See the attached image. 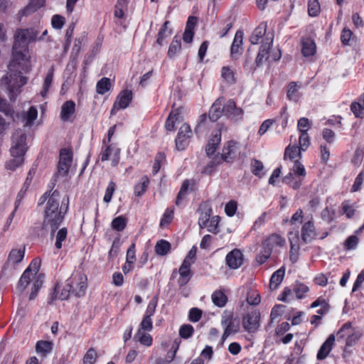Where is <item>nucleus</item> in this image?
Segmentation results:
<instances>
[{
  "label": "nucleus",
  "mask_w": 364,
  "mask_h": 364,
  "mask_svg": "<svg viewBox=\"0 0 364 364\" xmlns=\"http://www.w3.org/2000/svg\"><path fill=\"white\" fill-rule=\"evenodd\" d=\"M36 36L33 29H18L14 36L12 57L8 65L7 75L1 82L8 85L10 98L14 100L20 93V88L26 83V78L21 75L31 69L28 44Z\"/></svg>",
  "instance_id": "f257e3e1"
},
{
  "label": "nucleus",
  "mask_w": 364,
  "mask_h": 364,
  "mask_svg": "<svg viewBox=\"0 0 364 364\" xmlns=\"http://www.w3.org/2000/svg\"><path fill=\"white\" fill-rule=\"evenodd\" d=\"M273 39L272 34H267V36L261 41V46L255 60L257 66L269 60H278L281 58L280 50L278 48H272Z\"/></svg>",
  "instance_id": "f03ea898"
},
{
  "label": "nucleus",
  "mask_w": 364,
  "mask_h": 364,
  "mask_svg": "<svg viewBox=\"0 0 364 364\" xmlns=\"http://www.w3.org/2000/svg\"><path fill=\"white\" fill-rule=\"evenodd\" d=\"M26 135L21 134L14 141V144L10 150L11 158L6 163V168L8 170L14 171L23 164V156L26 151Z\"/></svg>",
  "instance_id": "7ed1b4c3"
},
{
  "label": "nucleus",
  "mask_w": 364,
  "mask_h": 364,
  "mask_svg": "<svg viewBox=\"0 0 364 364\" xmlns=\"http://www.w3.org/2000/svg\"><path fill=\"white\" fill-rule=\"evenodd\" d=\"M68 206H46L43 225L50 228L51 235H54L62 223Z\"/></svg>",
  "instance_id": "20e7f679"
},
{
  "label": "nucleus",
  "mask_w": 364,
  "mask_h": 364,
  "mask_svg": "<svg viewBox=\"0 0 364 364\" xmlns=\"http://www.w3.org/2000/svg\"><path fill=\"white\" fill-rule=\"evenodd\" d=\"M31 282H33L31 292L29 296V300H33L38 295V293L42 287L43 281L39 276H34L31 268H26L21 274L17 284V289L19 291H23Z\"/></svg>",
  "instance_id": "39448f33"
},
{
  "label": "nucleus",
  "mask_w": 364,
  "mask_h": 364,
  "mask_svg": "<svg viewBox=\"0 0 364 364\" xmlns=\"http://www.w3.org/2000/svg\"><path fill=\"white\" fill-rule=\"evenodd\" d=\"M72 295L82 297L85 295L87 288V278L82 270H75L67 279Z\"/></svg>",
  "instance_id": "423d86ee"
},
{
  "label": "nucleus",
  "mask_w": 364,
  "mask_h": 364,
  "mask_svg": "<svg viewBox=\"0 0 364 364\" xmlns=\"http://www.w3.org/2000/svg\"><path fill=\"white\" fill-rule=\"evenodd\" d=\"M221 324L224 328V331L221 337L220 343L223 344L225 341L232 334H235L240 331V320L234 316L232 312L223 315L221 320Z\"/></svg>",
  "instance_id": "0eeeda50"
},
{
  "label": "nucleus",
  "mask_w": 364,
  "mask_h": 364,
  "mask_svg": "<svg viewBox=\"0 0 364 364\" xmlns=\"http://www.w3.org/2000/svg\"><path fill=\"white\" fill-rule=\"evenodd\" d=\"M260 312L257 309L245 314L242 316V326L245 331L249 333L257 332L260 326Z\"/></svg>",
  "instance_id": "6e6552de"
},
{
  "label": "nucleus",
  "mask_w": 364,
  "mask_h": 364,
  "mask_svg": "<svg viewBox=\"0 0 364 364\" xmlns=\"http://www.w3.org/2000/svg\"><path fill=\"white\" fill-rule=\"evenodd\" d=\"M286 245V239L278 233H272L267 236L261 244V247L265 248L271 253L274 249L282 247Z\"/></svg>",
  "instance_id": "1a4fd4ad"
},
{
  "label": "nucleus",
  "mask_w": 364,
  "mask_h": 364,
  "mask_svg": "<svg viewBox=\"0 0 364 364\" xmlns=\"http://www.w3.org/2000/svg\"><path fill=\"white\" fill-rule=\"evenodd\" d=\"M192 263L193 262L190 261L189 258H185L178 270L179 274L178 285L181 288L186 286L193 275V272L191 271Z\"/></svg>",
  "instance_id": "9d476101"
},
{
  "label": "nucleus",
  "mask_w": 364,
  "mask_h": 364,
  "mask_svg": "<svg viewBox=\"0 0 364 364\" xmlns=\"http://www.w3.org/2000/svg\"><path fill=\"white\" fill-rule=\"evenodd\" d=\"M243 254L239 249H234L228 252L225 257V262L232 269H238L243 264Z\"/></svg>",
  "instance_id": "9b49d317"
},
{
  "label": "nucleus",
  "mask_w": 364,
  "mask_h": 364,
  "mask_svg": "<svg viewBox=\"0 0 364 364\" xmlns=\"http://www.w3.org/2000/svg\"><path fill=\"white\" fill-rule=\"evenodd\" d=\"M41 204L47 203V205H68L69 199L66 196H60L58 191H54L52 193H46L41 198Z\"/></svg>",
  "instance_id": "f8f14e48"
},
{
  "label": "nucleus",
  "mask_w": 364,
  "mask_h": 364,
  "mask_svg": "<svg viewBox=\"0 0 364 364\" xmlns=\"http://www.w3.org/2000/svg\"><path fill=\"white\" fill-rule=\"evenodd\" d=\"M336 340V336L334 334H331L328 336L327 339L323 342V343L320 347L318 350L316 358L318 360H323L327 358L331 351L333 349Z\"/></svg>",
  "instance_id": "ddd939ff"
},
{
  "label": "nucleus",
  "mask_w": 364,
  "mask_h": 364,
  "mask_svg": "<svg viewBox=\"0 0 364 364\" xmlns=\"http://www.w3.org/2000/svg\"><path fill=\"white\" fill-rule=\"evenodd\" d=\"M316 237V232L314 224L311 221L305 223L301 228V240L308 243L314 240Z\"/></svg>",
  "instance_id": "4468645a"
},
{
  "label": "nucleus",
  "mask_w": 364,
  "mask_h": 364,
  "mask_svg": "<svg viewBox=\"0 0 364 364\" xmlns=\"http://www.w3.org/2000/svg\"><path fill=\"white\" fill-rule=\"evenodd\" d=\"M318 306H320V309L316 312L321 316L326 314L331 309L328 299L322 296H318L310 306L312 309Z\"/></svg>",
  "instance_id": "2eb2a0df"
},
{
  "label": "nucleus",
  "mask_w": 364,
  "mask_h": 364,
  "mask_svg": "<svg viewBox=\"0 0 364 364\" xmlns=\"http://www.w3.org/2000/svg\"><path fill=\"white\" fill-rule=\"evenodd\" d=\"M53 348V343L50 341L40 340L36 344V351L43 358L47 357Z\"/></svg>",
  "instance_id": "dca6fc26"
},
{
  "label": "nucleus",
  "mask_w": 364,
  "mask_h": 364,
  "mask_svg": "<svg viewBox=\"0 0 364 364\" xmlns=\"http://www.w3.org/2000/svg\"><path fill=\"white\" fill-rule=\"evenodd\" d=\"M223 111L225 115L231 117H240L243 114L242 109L237 107L235 102L232 100L227 102L223 108Z\"/></svg>",
  "instance_id": "f3484780"
},
{
  "label": "nucleus",
  "mask_w": 364,
  "mask_h": 364,
  "mask_svg": "<svg viewBox=\"0 0 364 364\" xmlns=\"http://www.w3.org/2000/svg\"><path fill=\"white\" fill-rule=\"evenodd\" d=\"M285 271V267L282 266L272 274L269 280V288L272 290L276 289L282 282L284 277Z\"/></svg>",
  "instance_id": "a211bd4d"
},
{
  "label": "nucleus",
  "mask_w": 364,
  "mask_h": 364,
  "mask_svg": "<svg viewBox=\"0 0 364 364\" xmlns=\"http://www.w3.org/2000/svg\"><path fill=\"white\" fill-rule=\"evenodd\" d=\"M119 152L120 150L119 149H116L114 150L110 146H109L102 154L101 160L102 161H107L109 159L111 156H112V165L113 166H115L119 164Z\"/></svg>",
  "instance_id": "6ab92c4d"
},
{
  "label": "nucleus",
  "mask_w": 364,
  "mask_h": 364,
  "mask_svg": "<svg viewBox=\"0 0 364 364\" xmlns=\"http://www.w3.org/2000/svg\"><path fill=\"white\" fill-rule=\"evenodd\" d=\"M60 290V287L58 284H56L54 288L53 293L52 294V300L59 299L60 300L68 299L71 294V290H70V287L68 286V282L66 281L65 285L61 289L60 293L59 294V291Z\"/></svg>",
  "instance_id": "aec40b11"
},
{
  "label": "nucleus",
  "mask_w": 364,
  "mask_h": 364,
  "mask_svg": "<svg viewBox=\"0 0 364 364\" xmlns=\"http://www.w3.org/2000/svg\"><path fill=\"white\" fill-rule=\"evenodd\" d=\"M220 140L221 132L220 129H218L215 132V134H213V136L208 141V144L206 148V153L208 155H212L215 152L217 146L220 144Z\"/></svg>",
  "instance_id": "412c9836"
},
{
  "label": "nucleus",
  "mask_w": 364,
  "mask_h": 364,
  "mask_svg": "<svg viewBox=\"0 0 364 364\" xmlns=\"http://www.w3.org/2000/svg\"><path fill=\"white\" fill-rule=\"evenodd\" d=\"M198 210L200 211L198 225L200 228L203 229L205 228V226H208V223L213 213L212 209L210 206H205L204 208H199Z\"/></svg>",
  "instance_id": "4be33fe9"
},
{
  "label": "nucleus",
  "mask_w": 364,
  "mask_h": 364,
  "mask_svg": "<svg viewBox=\"0 0 364 364\" xmlns=\"http://www.w3.org/2000/svg\"><path fill=\"white\" fill-rule=\"evenodd\" d=\"M75 105L72 100L65 102L61 108L60 117L63 121L69 120L70 116L75 113Z\"/></svg>",
  "instance_id": "5701e85b"
},
{
  "label": "nucleus",
  "mask_w": 364,
  "mask_h": 364,
  "mask_svg": "<svg viewBox=\"0 0 364 364\" xmlns=\"http://www.w3.org/2000/svg\"><path fill=\"white\" fill-rule=\"evenodd\" d=\"M25 255V247L21 249H12L8 256L7 262L14 264L22 261Z\"/></svg>",
  "instance_id": "b1692460"
},
{
  "label": "nucleus",
  "mask_w": 364,
  "mask_h": 364,
  "mask_svg": "<svg viewBox=\"0 0 364 364\" xmlns=\"http://www.w3.org/2000/svg\"><path fill=\"white\" fill-rule=\"evenodd\" d=\"M132 100V92L130 90H123L120 92L117 97V104L119 108L124 109L128 107Z\"/></svg>",
  "instance_id": "393cba45"
},
{
  "label": "nucleus",
  "mask_w": 364,
  "mask_h": 364,
  "mask_svg": "<svg viewBox=\"0 0 364 364\" xmlns=\"http://www.w3.org/2000/svg\"><path fill=\"white\" fill-rule=\"evenodd\" d=\"M134 339L135 341L139 342L141 345L149 347L153 343V338L152 336L144 331H137L134 336Z\"/></svg>",
  "instance_id": "a878e982"
},
{
  "label": "nucleus",
  "mask_w": 364,
  "mask_h": 364,
  "mask_svg": "<svg viewBox=\"0 0 364 364\" xmlns=\"http://www.w3.org/2000/svg\"><path fill=\"white\" fill-rule=\"evenodd\" d=\"M266 33V25L261 24L258 27H257L252 36H250V41L252 44H257L259 42V40L264 38L267 35L265 36Z\"/></svg>",
  "instance_id": "bb28decb"
},
{
  "label": "nucleus",
  "mask_w": 364,
  "mask_h": 364,
  "mask_svg": "<svg viewBox=\"0 0 364 364\" xmlns=\"http://www.w3.org/2000/svg\"><path fill=\"white\" fill-rule=\"evenodd\" d=\"M174 218V208L173 207H168L164 213L161 220L160 228H166L172 222Z\"/></svg>",
  "instance_id": "cd10ccee"
},
{
  "label": "nucleus",
  "mask_w": 364,
  "mask_h": 364,
  "mask_svg": "<svg viewBox=\"0 0 364 364\" xmlns=\"http://www.w3.org/2000/svg\"><path fill=\"white\" fill-rule=\"evenodd\" d=\"M294 238L296 240V243L294 242V239L293 238H291V237H289V242H290V251H289L290 255H289V258H290V260L292 262H295L297 260L298 252H299V235L298 234H295L294 235Z\"/></svg>",
  "instance_id": "c85d7f7f"
},
{
  "label": "nucleus",
  "mask_w": 364,
  "mask_h": 364,
  "mask_svg": "<svg viewBox=\"0 0 364 364\" xmlns=\"http://www.w3.org/2000/svg\"><path fill=\"white\" fill-rule=\"evenodd\" d=\"M213 304L218 307H223L228 302V296L220 290L215 291L211 296Z\"/></svg>",
  "instance_id": "c756f323"
},
{
  "label": "nucleus",
  "mask_w": 364,
  "mask_h": 364,
  "mask_svg": "<svg viewBox=\"0 0 364 364\" xmlns=\"http://www.w3.org/2000/svg\"><path fill=\"white\" fill-rule=\"evenodd\" d=\"M353 328H354L352 326L351 322L348 321L345 323L336 333L338 341L339 342L344 339L346 340L352 332Z\"/></svg>",
  "instance_id": "7c9ffc66"
},
{
  "label": "nucleus",
  "mask_w": 364,
  "mask_h": 364,
  "mask_svg": "<svg viewBox=\"0 0 364 364\" xmlns=\"http://www.w3.org/2000/svg\"><path fill=\"white\" fill-rule=\"evenodd\" d=\"M171 248V243L165 240H159L155 245V252L158 255L164 256L167 255Z\"/></svg>",
  "instance_id": "2f4dec72"
},
{
  "label": "nucleus",
  "mask_w": 364,
  "mask_h": 364,
  "mask_svg": "<svg viewBox=\"0 0 364 364\" xmlns=\"http://www.w3.org/2000/svg\"><path fill=\"white\" fill-rule=\"evenodd\" d=\"M191 133V130L188 124H184L180 127L178 134V137L176 140V144L178 149H180L179 144H181L185 139L188 138L190 136Z\"/></svg>",
  "instance_id": "473e14b6"
},
{
  "label": "nucleus",
  "mask_w": 364,
  "mask_h": 364,
  "mask_svg": "<svg viewBox=\"0 0 364 364\" xmlns=\"http://www.w3.org/2000/svg\"><path fill=\"white\" fill-rule=\"evenodd\" d=\"M223 109H221V102L220 100H216L212 105L209 112V118L211 121L215 122L221 116Z\"/></svg>",
  "instance_id": "72a5a7b5"
},
{
  "label": "nucleus",
  "mask_w": 364,
  "mask_h": 364,
  "mask_svg": "<svg viewBox=\"0 0 364 364\" xmlns=\"http://www.w3.org/2000/svg\"><path fill=\"white\" fill-rule=\"evenodd\" d=\"M301 52L304 56L313 55L316 52V45L314 42L310 38L304 40Z\"/></svg>",
  "instance_id": "f704fd0d"
},
{
  "label": "nucleus",
  "mask_w": 364,
  "mask_h": 364,
  "mask_svg": "<svg viewBox=\"0 0 364 364\" xmlns=\"http://www.w3.org/2000/svg\"><path fill=\"white\" fill-rule=\"evenodd\" d=\"M243 33L241 31L236 32L233 43L231 46V55H234L237 54L242 49L241 46L242 44Z\"/></svg>",
  "instance_id": "c9c22d12"
},
{
  "label": "nucleus",
  "mask_w": 364,
  "mask_h": 364,
  "mask_svg": "<svg viewBox=\"0 0 364 364\" xmlns=\"http://www.w3.org/2000/svg\"><path fill=\"white\" fill-rule=\"evenodd\" d=\"M221 77L228 84L236 82L234 71L228 66H223L221 69Z\"/></svg>",
  "instance_id": "e433bc0d"
},
{
  "label": "nucleus",
  "mask_w": 364,
  "mask_h": 364,
  "mask_svg": "<svg viewBox=\"0 0 364 364\" xmlns=\"http://www.w3.org/2000/svg\"><path fill=\"white\" fill-rule=\"evenodd\" d=\"M110 87V80L107 77H103L97 83L96 90L98 94L103 95L109 91Z\"/></svg>",
  "instance_id": "4c0bfd02"
},
{
  "label": "nucleus",
  "mask_w": 364,
  "mask_h": 364,
  "mask_svg": "<svg viewBox=\"0 0 364 364\" xmlns=\"http://www.w3.org/2000/svg\"><path fill=\"white\" fill-rule=\"evenodd\" d=\"M120 246V237L118 236L113 240L111 248L108 252V259L109 260L114 259L118 255Z\"/></svg>",
  "instance_id": "58836bf2"
},
{
  "label": "nucleus",
  "mask_w": 364,
  "mask_h": 364,
  "mask_svg": "<svg viewBox=\"0 0 364 364\" xmlns=\"http://www.w3.org/2000/svg\"><path fill=\"white\" fill-rule=\"evenodd\" d=\"M43 0H31L29 4L24 9L23 14L28 15L36 11L38 9L43 6Z\"/></svg>",
  "instance_id": "ea45409f"
},
{
  "label": "nucleus",
  "mask_w": 364,
  "mask_h": 364,
  "mask_svg": "<svg viewBox=\"0 0 364 364\" xmlns=\"http://www.w3.org/2000/svg\"><path fill=\"white\" fill-rule=\"evenodd\" d=\"M127 226V219L123 216H118L113 219L112 227L118 232L123 231Z\"/></svg>",
  "instance_id": "a19ab883"
},
{
  "label": "nucleus",
  "mask_w": 364,
  "mask_h": 364,
  "mask_svg": "<svg viewBox=\"0 0 364 364\" xmlns=\"http://www.w3.org/2000/svg\"><path fill=\"white\" fill-rule=\"evenodd\" d=\"M97 353L94 348H90L85 353L82 361L83 364H94L96 362Z\"/></svg>",
  "instance_id": "79ce46f5"
},
{
  "label": "nucleus",
  "mask_w": 364,
  "mask_h": 364,
  "mask_svg": "<svg viewBox=\"0 0 364 364\" xmlns=\"http://www.w3.org/2000/svg\"><path fill=\"white\" fill-rule=\"evenodd\" d=\"M220 218L218 215L213 216L210 218L208 226H205L208 231L213 234H217L219 232L218 224L220 223Z\"/></svg>",
  "instance_id": "37998d69"
},
{
  "label": "nucleus",
  "mask_w": 364,
  "mask_h": 364,
  "mask_svg": "<svg viewBox=\"0 0 364 364\" xmlns=\"http://www.w3.org/2000/svg\"><path fill=\"white\" fill-rule=\"evenodd\" d=\"M194 333V328L191 324H183L179 328V336L183 339L191 338Z\"/></svg>",
  "instance_id": "c03bdc74"
},
{
  "label": "nucleus",
  "mask_w": 364,
  "mask_h": 364,
  "mask_svg": "<svg viewBox=\"0 0 364 364\" xmlns=\"http://www.w3.org/2000/svg\"><path fill=\"white\" fill-rule=\"evenodd\" d=\"M309 291V287L303 284L298 283L295 285L294 288V291L296 294V296L299 299H301L305 297L306 294Z\"/></svg>",
  "instance_id": "a18cd8bd"
},
{
  "label": "nucleus",
  "mask_w": 364,
  "mask_h": 364,
  "mask_svg": "<svg viewBox=\"0 0 364 364\" xmlns=\"http://www.w3.org/2000/svg\"><path fill=\"white\" fill-rule=\"evenodd\" d=\"M362 334L359 331L353 328L348 337L346 339V346L348 347L353 346L360 338Z\"/></svg>",
  "instance_id": "49530a36"
},
{
  "label": "nucleus",
  "mask_w": 364,
  "mask_h": 364,
  "mask_svg": "<svg viewBox=\"0 0 364 364\" xmlns=\"http://www.w3.org/2000/svg\"><path fill=\"white\" fill-rule=\"evenodd\" d=\"M153 328V322L151 317L144 315L143 318L140 323L139 328L137 331H150Z\"/></svg>",
  "instance_id": "de8ad7c7"
},
{
  "label": "nucleus",
  "mask_w": 364,
  "mask_h": 364,
  "mask_svg": "<svg viewBox=\"0 0 364 364\" xmlns=\"http://www.w3.org/2000/svg\"><path fill=\"white\" fill-rule=\"evenodd\" d=\"M68 235V230L66 228H60L56 235V241L55 246L57 249L60 250L62 248V242L65 240Z\"/></svg>",
  "instance_id": "09e8293b"
},
{
  "label": "nucleus",
  "mask_w": 364,
  "mask_h": 364,
  "mask_svg": "<svg viewBox=\"0 0 364 364\" xmlns=\"http://www.w3.org/2000/svg\"><path fill=\"white\" fill-rule=\"evenodd\" d=\"M272 254L265 248L262 247L260 252L257 255L255 260L259 265L263 264L271 257Z\"/></svg>",
  "instance_id": "8fccbe9b"
},
{
  "label": "nucleus",
  "mask_w": 364,
  "mask_h": 364,
  "mask_svg": "<svg viewBox=\"0 0 364 364\" xmlns=\"http://www.w3.org/2000/svg\"><path fill=\"white\" fill-rule=\"evenodd\" d=\"M287 97L289 100L297 101L299 98L298 86L296 82L289 83L287 90Z\"/></svg>",
  "instance_id": "3c124183"
},
{
  "label": "nucleus",
  "mask_w": 364,
  "mask_h": 364,
  "mask_svg": "<svg viewBox=\"0 0 364 364\" xmlns=\"http://www.w3.org/2000/svg\"><path fill=\"white\" fill-rule=\"evenodd\" d=\"M321 11L320 4L318 0H309L308 11L310 16H316Z\"/></svg>",
  "instance_id": "603ef678"
},
{
  "label": "nucleus",
  "mask_w": 364,
  "mask_h": 364,
  "mask_svg": "<svg viewBox=\"0 0 364 364\" xmlns=\"http://www.w3.org/2000/svg\"><path fill=\"white\" fill-rule=\"evenodd\" d=\"M301 151V149L297 146H288L285 150L284 156L292 160L297 156H300Z\"/></svg>",
  "instance_id": "864d4df0"
},
{
  "label": "nucleus",
  "mask_w": 364,
  "mask_h": 364,
  "mask_svg": "<svg viewBox=\"0 0 364 364\" xmlns=\"http://www.w3.org/2000/svg\"><path fill=\"white\" fill-rule=\"evenodd\" d=\"M149 184V178L146 176H144L142 178V182L139 183V184H137L135 186V188H134L135 195L137 196H141L143 193L145 192V191L146 190Z\"/></svg>",
  "instance_id": "5fc2aeb1"
},
{
  "label": "nucleus",
  "mask_w": 364,
  "mask_h": 364,
  "mask_svg": "<svg viewBox=\"0 0 364 364\" xmlns=\"http://www.w3.org/2000/svg\"><path fill=\"white\" fill-rule=\"evenodd\" d=\"M358 238L355 235H351L348 237L344 243V249L346 250H354L358 245Z\"/></svg>",
  "instance_id": "6e6d98bb"
},
{
  "label": "nucleus",
  "mask_w": 364,
  "mask_h": 364,
  "mask_svg": "<svg viewBox=\"0 0 364 364\" xmlns=\"http://www.w3.org/2000/svg\"><path fill=\"white\" fill-rule=\"evenodd\" d=\"M236 142L234 141H230L228 143L227 146H225L223 153L221 154V156L223 159V160L226 161L228 156L231 155L232 153H233L234 149L236 146Z\"/></svg>",
  "instance_id": "4d7b16f0"
},
{
  "label": "nucleus",
  "mask_w": 364,
  "mask_h": 364,
  "mask_svg": "<svg viewBox=\"0 0 364 364\" xmlns=\"http://www.w3.org/2000/svg\"><path fill=\"white\" fill-rule=\"evenodd\" d=\"M284 308V306L282 304H276L271 311L270 314V320L271 322L273 323L274 321L277 320L281 316L282 313V309Z\"/></svg>",
  "instance_id": "13d9d810"
},
{
  "label": "nucleus",
  "mask_w": 364,
  "mask_h": 364,
  "mask_svg": "<svg viewBox=\"0 0 364 364\" xmlns=\"http://www.w3.org/2000/svg\"><path fill=\"white\" fill-rule=\"evenodd\" d=\"M157 302L158 297L154 296L148 304V306L144 314L145 316H149L151 317L154 314L156 308L157 306Z\"/></svg>",
  "instance_id": "bf43d9fd"
},
{
  "label": "nucleus",
  "mask_w": 364,
  "mask_h": 364,
  "mask_svg": "<svg viewBox=\"0 0 364 364\" xmlns=\"http://www.w3.org/2000/svg\"><path fill=\"white\" fill-rule=\"evenodd\" d=\"M181 49V41L178 39L174 38L171 42L168 50V55L169 57L175 55Z\"/></svg>",
  "instance_id": "052dcab7"
},
{
  "label": "nucleus",
  "mask_w": 364,
  "mask_h": 364,
  "mask_svg": "<svg viewBox=\"0 0 364 364\" xmlns=\"http://www.w3.org/2000/svg\"><path fill=\"white\" fill-rule=\"evenodd\" d=\"M202 311L198 308H192L189 311L188 319L192 322H198L202 317Z\"/></svg>",
  "instance_id": "680f3d73"
},
{
  "label": "nucleus",
  "mask_w": 364,
  "mask_h": 364,
  "mask_svg": "<svg viewBox=\"0 0 364 364\" xmlns=\"http://www.w3.org/2000/svg\"><path fill=\"white\" fill-rule=\"evenodd\" d=\"M260 301V295L257 291H252L247 294V301L249 304L258 305Z\"/></svg>",
  "instance_id": "e2e57ef3"
},
{
  "label": "nucleus",
  "mask_w": 364,
  "mask_h": 364,
  "mask_svg": "<svg viewBox=\"0 0 364 364\" xmlns=\"http://www.w3.org/2000/svg\"><path fill=\"white\" fill-rule=\"evenodd\" d=\"M60 162H66L68 164H71L72 161V152L70 150L67 149H63L60 153Z\"/></svg>",
  "instance_id": "0e129e2a"
},
{
  "label": "nucleus",
  "mask_w": 364,
  "mask_h": 364,
  "mask_svg": "<svg viewBox=\"0 0 364 364\" xmlns=\"http://www.w3.org/2000/svg\"><path fill=\"white\" fill-rule=\"evenodd\" d=\"M135 243H132L127 251L126 261L129 263H133L136 259Z\"/></svg>",
  "instance_id": "69168bd1"
},
{
  "label": "nucleus",
  "mask_w": 364,
  "mask_h": 364,
  "mask_svg": "<svg viewBox=\"0 0 364 364\" xmlns=\"http://www.w3.org/2000/svg\"><path fill=\"white\" fill-rule=\"evenodd\" d=\"M70 164H67L66 162H58V171H57V175L61 176H65L70 169Z\"/></svg>",
  "instance_id": "338daca9"
},
{
  "label": "nucleus",
  "mask_w": 364,
  "mask_h": 364,
  "mask_svg": "<svg viewBox=\"0 0 364 364\" xmlns=\"http://www.w3.org/2000/svg\"><path fill=\"white\" fill-rule=\"evenodd\" d=\"M314 282L316 284L325 287L328 284V277L323 273L318 274L314 279Z\"/></svg>",
  "instance_id": "774afa93"
}]
</instances>
